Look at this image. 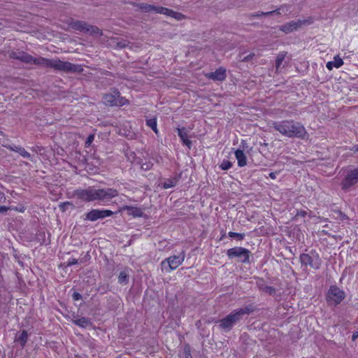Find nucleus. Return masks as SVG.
<instances>
[{
	"instance_id": "1",
	"label": "nucleus",
	"mask_w": 358,
	"mask_h": 358,
	"mask_svg": "<svg viewBox=\"0 0 358 358\" xmlns=\"http://www.w3.org/2000/svg\"><path fill=\"white\" fill-rule=\"evenodd\" d=\"M117 194V191L113 188L96 189L89 187L86 189H78L73 192L74 196L85 202L95 200L108 201Z\"/></svg>"
},
{
	"instance_id": "2",
	"label": "nucleus",
	"mask_w": 358,
	"mask_h": 358,
	"mask_svg": "<svg viewBox=\"0 0 358 358\" xmlns=\"http://www.w3.org/2000/svg\"><path fill=\"white\" fill-rule=\"evenodd\" d=\"M273 127L288 138H305L308 135L305 127L294 120H282L273 123Z\"/></svg>"
},
{
	"instance_id": "3",
	"label": "nucleus",
	"mask_w": 358,
	"mask_h": 358,
	"mask_svg": "<svg viewBox=\"0 0 358 358\" xmlns=\"http://www.w3.org/2000/svg\"><path fill=\"white\" fill-rule=\"evenodd\" d=\"M252 311L253 308L251 306L234 310L226 317L219 320V326L220 329L225 331H229L236 324L243 319L244 316L249 315Z\"/></svg>"
},
{
	"instance_id": "4",
	"label": "nucleus",
	"mask_w": 358,
	"mask_h": 358,
	"mask_svg": "<svg viewBox=\"0 0 358 358\" xmlns=\"http://www.w3.org/2000/svg\"><path fill=\"white\" fill-rule=\"evenodd\" d=\"M133 5L138 8V10H140L143 13H155L163 14L167 16H171L178 20L184 18L185 17L180 13L174 11L171 9L163 6H156L154 5L144 3H134Z\"/></svg>"
},
{
	"instance_id": "5",
	"label": "nucleus",
	"mask_w": 358,
	"mask_h": 358,
	"mask_svg": "<svg viewBox=\"0 0 358 358\" xmlns=\"http://www.w3.org/2000/svg\"><path fill=\"white\" fill-rule=\"evenodd\" d=\"M52 69L66 73H82L83 68L81 65L74 64L69 62H64L60 59H53Z\"/></svg>"
},
{
	"instance_id": "6",
	"label": "nucleus",
	"mask_w": 358,
	"mask_h": 358,
	"mask_svg": "<svg viewBox=\"0 0 358 358\" xmlns=\"http://www.w3.org/2000/svg\"><path fill=\"white\" fill-rule=\"evenodd\" d=\"M300 262L302 265L309 266L317 270L322 265V259L315 250H311L309 253H303L300 255Z\"/></svg>"
},
{
	"instance_id": "7",
	"label": "nucleus",
	"mask_w": 358,
	"mask_h": 358,
	"mask_svg": "<svg viewBox=\"0 0 358 358\" xmlns=\"http://www.w3.org/2000/svg\"><path fill=\"white\" fill-rule=\"evenodd\" d=\"M250 253L248 249L242 247H234L227 251L229 259L237 257L241 263H248L250 262Z\"/></svg>"
},
{
	"instance_id": "8",
	"label": "nucleus",
	"mask_w": 358,
	"mask_h": 358,
	"mask_svg": "<svg viewBox=\"0 0 358 358\" xmlns=\"http://www.w3.org/2000/svg\"><path fill=\"white\" fill-rule=\"evenodd\" d=\"M185 255L183 252L178 255H173L165 259L161 263L162 269L166 272H170L178 268L184 261Z\"/></svg>"
},
{
	"instance_id": "9",
	"label": "nucleus",
	"mask_w": 358,
	"mask_h": 358,
	"mask_svg": "<svg viewBox=\"0 0 358 358\" xmlns=\"http://www.w3.org/2000/svg\"><path fill=\"white\" fill-rule=\"evenodd\" d=\"M345 297V294L342 289L336 285H332L328 291L327 300L329 304L336 306L340 304Z\"/></svg>"
},
{
	"instance_id": "10",
	"label": "nucleus",
	"mask_w": 358,
	"mask_h": 358,
	"mask_svg": "<svg viewBox=\"0 0 358 358\" xmlns=\"http://www.w3.org/2000/svg\"><path fill=\"white\" fill-rule=\"evenodd\" d=\"M358 183V167L347 171L341 185L343 190H349Z\"/></svg>"
},
{
	"instance_id": "11",
	"label": "nucleus",
	"mask_w": 358,
	"mask_h": 358,
	"mask_svg": "<svg viewBox=\"0 0 358 358\" xmlns=\"http://www.w3.org/2000/svg\"><path fill=\"white\" fill-rule=\"evenodd\" d=\"M103 103L108 106H123L127 100L120 96V93L117 90H113L111 92L105 94L103 96Z\"/></svg>"
},
{
	"instance_id": "12",
	"label": "nucleus",
	"mask_w": 358,
	"mask_h": 358,
	"mask_svg": "<svg viewBox=\"0 0 358 358\" xmlns=\"http://www.w3.org/2000/svg\"><path fill=\"white\" fill-rule=\"evenodd\" d=\"M113 215V212L110 210L94 209L86 215V219L90 221H96L99 219H103Z\"/></svg>"
},
{
	"instance_id": "13",
	"label": "nucleus",
	"mask_w": 358,
	"mask_h": 358,
	"mask_svg": "<svg viewBox=\"0 0 358 358\" xmlns=\"http://www.w3.org/2000/svg\"><path fill=\"white\" fill-rule=\"evenodd\" d=\"M66 23L69 28L86 34L88 24L87 22L81 20H75L71 18L67 20Z\"/></svg>"
},
{
	"instance_id": "14",
	"label": "nucleus",
	"mask_w": 358,
	"mask_h": 358,
	"mask_svg": "<svg viewBox=\"0 0 358 358\" xmlns=\"http://www.w3.org/2000/svg\"><path fill=\"white\" fill-rule=\"evenodd\" d=\"M226 69L223 67H220L214 72L208 73L206 77L214 81H223L226 78Z\"/></svg>"
},
{
	"instance_id": "15",
	"label": "nucleus",
	"mask_w": 358,
	"mask_h": 358,
	"mask_svg": "<svg viewBox=\"0 0 358 358\" xmlns=\"http://www.w3.org/2000/svg\"><path fill=\"white\" fill-rule=\"evenodd\" d=\"M3 146L11 151H14L15 152L19 153L24 158H27L29 159V160H31V155L24 148L21 146H17L14 144H6L3 145Z\"/></svg>"
},
{
	"instance_id": "16",
	"label": "nucleus",
	"mask_w": 358,
	"mask_h": 358,
	"mask_svg": "<svg viewBox=\"0 0 358 358\" xmlns=\"http://www.w3.org/2000/svg\"><path fill=\"white\" fill-rule=\"evenodd\" d=\"M303 21L297 20V21H291L289 23H287L280 27V30L285 33H290L294 30H296L299 27L301 26L303 24Z\"/></svg>"
},
{
	"instance_id": "17",
	"label": "nucleus",
	"mask_w": 358,
	"mask_h": 358,
	"mask_svg": "<svg viewBox=\"0 0 358 358\" xmlns=\"http://www.w3.org/2000/svg\"><path fill=\"white\" fill-rule=\"evenodd\" d=\"M52 62L53 59H49L43 57H34L32 60V64L41 66V67H48L51 68L52 67Z\"/></svg>"
},
{
	"instance_id": "18",
	"label": "nucleus",
	"mask_w": 358,
	"mask_h": 358,
	"mask_svg": "<svg viewBox=\"0 0 358 358\" xmlns=\"http://www.w3.org/2000/svg\"><path fill=\"white\" fill-rule=\"evenodd\" d=\"M178 134L179 137L180 138L181 141H182V143L187 146L189 148L192 146V141L188 139L187 133L186 131V129L185 127L182 128H178Z\"/></svg>"
},
{
	"instance_id": "19",
	"label": "nucleus",
	"mask_w": 358,
	"mask_h": 358,
	"mask_svg": "<svg viewBox=\"0 0 358 358\" xmlns=\"http://www.w3.org/2000/svg\"><path fill=\"white\" fill-rule=\"evenodd\" d=\"M235 156L239 166L243 167L247 164V158L243 150H237L235 152Z\"/></svg>"
},
{
	"instance_id": "20",
	"label": "nucleus",
	"mask_w": 358,
	"mask_h": 358,
	"mask_svg": "<svg viewBox=\"0 0 358 358\" xmlns=\"http://www.w3.org/2000/svg\"><path fill=\"white\" fill-rule=\"evenodd\" d=\"M123 209L127 210L129 215L134 217H142L143 214V210L137 207L125 206L123 207Z\"/></svg>"
},
{
	"instance_id": "21",
	"label": "nucleus",
	"mask_w": 358,
	"mask_h": 358,
	"mask_svg": "<svg viewBox=\"0 0 358 358\" xmlns=\"http://www.w3.org/2000/svg\"><path fill=\"white\" fill-rule=\"evenodd\" d=\"M287 54V52H281L278 55L275 65L276 71H278L281 67H285V63L283 64V62H285Z\"/></svg>"
},
{
	"instance_id": "22",
	"label": "nucleus",
	"mask_w": 358,
	"mask_h": 358,
	"mask_svg": "<svg viewBox=\"0 0 358 358\" xmlns=\"http://www.w3.org/2000/svg\"><path fill=\"white\" fill-rule=\"evenodd\" d=\"M28 340V333L26 330H22L19 336L15 338V341L18 342L22 348H24Z\"/></svg>"
},
{
	"instance_id": "23",
	"label": "nucleus",
	"mask_w": 358,
	"mask_h": 358,
	"mask_svg": "<svg viewBox=\"0 0 358 358\" xmlns=\"http://www.w3.org/2000/svg\"><path fill=\"white\" fill-rule=\"evenodd\" d=\"M73 322L75 324H76L80 327H83V328H85L88 326L92 325V322L90 321V320L89 318H86V317H81V318H79L77 320H73Z\"/></svg>"
},
{
	"instance_id": "24",
	"label": "nucleus",
	"mask_w": 358,
	"mask_h": 358,
	"mask_svg": "<svg viewBox=\"0 0 358 358\" xmlns=\"http://www.w3.org/2000/svg\"><path fill=\"white\" fill-rule=\"evenodd\" d=\"M129 274L128 270L124 269L118 275V282L120 284L127 285L129 282Z\"/></svg>"
},
{
	"instance_id": "25",
	"label": "nucleus",
	"mask_w": 358,
	"mask_h": 358,
	"mask_svg": "<svg viewBox=\"0 0 358 358\" xmlns=\"http://www.w3.org/2000/svg\"><path fill=\"white\" fill-rule=\"evenodd\" d=\"M86 34H90L91 35H99L101 36L103 34V31L96 26H93L91 24H87Z\"/></svg>"
},
{
	"instance_id": "26",
	"label": "nucleus",
	"mask_w": 358,
	"mask_h": 358,
	"mask_svg": "<svg viewBox=\"0 0 358 358\" xmlns=\"http://www.w3.org/2000/svg\"><path fill=\"white\" fill-rule=\"evenodd\" d=\"M258 286L260 289L269 294L270 295L274 294L275 293V289L273 287L265 285L263 281L259 282L258 283Z\"/></svg>"
},
{
	"instance_id": "27",
	"label": "nucleus",
	"mask_w": 358,
	"mask_h": 358,
	"mask_svg": "<svg viewBox=\"0 0 358 358\" xmlns=\"http://www.w3.org/2000/svg\"><path fill=\"white\" fill-rule=\"evenodd\" d=\"M18 60L22 62L31 64H32L33 57L27 52L22 51Z\"/></svg>"
},
{
	"instance_id": "28",
	"label": "nucleus",
	"mask_w": 358,
	"mask_h": 358,
	"mask_svg": "<svg viewBox=\"0 0 358 358\" xmlns=\"http://www.w3.org/2000/svg\"><path fill=\"white\" fill-rule=\"evenodd\" d=\"M290 9V5L288 4H284L280 6L278 9L274 10L275 12L274 14L280 15L282 13L287 14V13Z\"/></svg>"
},
{
	"instance_id": "29",
	"label": "nucleus",
	"mask_w": 358,
	"mask_h": 358,
	"mask_svg": "<svg viewBox=\"0 0 358 358\" xmlns=\"http://www.w3.org/2000/svg\"><path fill=\"white\" fill-rule=\"evenodd\" d=\"M146 124L150 127L155 134L158 133L157 128V120L155 118H151L146 120Z\"/></svg>"
},
{
	"instance_id": "30",
	"label": "nucleus",
	"mask_w": 358,
	"mask_h": 358,
	"mask_svg": "<svg viewBox=\"0 0 358 358\" xmlns=\"http://www.w3.org/2000/svg\"><path fill=\"white\" fill-rule=\"evenodd\" d=\"M275 11H269V12H257L250 15V18L252 17H259L261 16H270L274 14Z\"/></svg>"
},
{
	"instance_id": "31",
	"label": "nucleus",
	"mask_w": 358,
	"mask_h": 358,
	"mask_svg": "<svg viewBox=\"0 0 358 358\" xmlns=\"http://www.w3.org/2000/svg\"><path fill=\"white\" fill-rule=\"evenodd\" d=\"M177 183L176 179H170L162 183V186L164 189H169L175 187Z\"/></svg>"
},
{
	"instance_id": "32",
	"label": "nucleus",
	"mask_w": 358,
	"mask_h": 358,
	"mask_svg": "<svg viewBox=\"0 0 358 358\" xmlns=\"http://www.w3.org/2000/svg\"><path fill=\"white\" fill-rule=\"evenodd\" d=\"M232 166V163L229 160H223L220 166L222 170H228Z\"/></svg>"
},
{
	"instance_id": "33",
	"label": "nucleus",
	"mask_w": 358,
	"mask_h": 358,
	"mask_svg": "<svg viewBox=\"0 0 358 358\" xmlns=\"http://www.w3.org/2000/svg\"><path fill=\"white\" fill-rule=\"evenodd\" d=\"M333 62L334 66L336 68H339L343 64V59L338 55L334 57Z\"/></svg>"
},
{
	"instance_id": "34",
	"label": "nucleus",
	"mask_w": 358,
	"mask_h": 358,
	"mask_svg": "<svg viewBox=\"0 0 358 358\" xmlns=\"http://www.w3.org/2000/svg\"><path fill=\"white\" fill-rule=\"evenodd\" d=\"M229 236L231 238H236L238 240L241 241L245 237V234H240V233H236L230 231L229 232Z\"/></svg>"
},
{
	"instance_id": "35",
	"label": "nucleus",
	"mask_w": 358,
	"mask_h": 358,
	"mask_svg": "<svg viewBox=\"0 0 358 358\" xmlns=\"http://www.w3.org/2000/svg\"><path fill=\"white\" fill-rule=\"evenodd\" d=\"M22 51L12 50L9 52V57L14 59H19Z\"/></svg>"
},
{
	"instance_id": "36",
	"label": "nucleus",
	"mask_w": 358,
	"mask_h": 358,
	"mask_svg": "<svg viewBox=\"0 0 358 358\" xmlns=\"http://www.w3.org/2000/svg\"><path fill=\"white\" fill-rule=\"evenodd\" d=\"M129 43V41H127L126 40L121 39V40L116 41L115 46L119 48H126L127 46H128Z\"/></svg>"
},
{
	"instance_id": "37",
	"label": "nucleus",
	"mask_w": 358,
	"mask_h": 358,
	"mask_svg": "<svg viewBox=\"0 0 358 358\" xmlns=\"http://www.w3.org/2000/svg\"><path fill=\"white\" fill-rule=\"evenodd\" d=\"M255 56V53H250L247 56L242 57V55H240V60L243 62H247L249 61H251Z\"/></svg>"
},
{
	"instance_id": "38",
	"label": "nucleus",
	"mask_w": 358,
	"mask_h": 358,
	"mask_svg": "<svg viewBox=\"0 0 358 358\" xmlns=\"http://www.w3.org/2000/svg\"><path fill=\"white\" fill-rule=\"evenodd\" d=\"M73 206L72 203H71L70 202H63V203H61L59 205V209L62 211V212H64L67 210L68 208V206Z\"/></svg>"
},
{
	"instance_id": "39",
	"label": "nucleus",
	"mask_w": 358,
	"mask_h": 358,
	"mask_svg": "<svg viewBox=\"0 0 358 358\" xmlns=\"http://www.w3.org/2000/svg\"><path fill=\"white\" fill-rule=\"evenodd\" d=\"M337 215V219H339L340 220L344 221L348 220V217L342 211L338 210L336 212Z\"/></svg>"
},
{
	"instance_id": "40",
	"label": "nucleus",
	"mask_w": 358,
	"mask_h": 358,
	"mask_svg": "<svg viewBox=\"0 0 358 358\" xmlns=\"http://www.w3.org/2000/svg\"><path fill=\"white\" fill-rule=\"evenodd\" d=\"M94 139V134H90L87 136L86 141H85V147H89L90 146V145L92 144V143L93 142Z\"/></svg>"
},
{
	"instance_id": "41",
	"label": "nucleus",
	"mask_w": 358,
	"mask_h": 358,
	"mask_svg": "<svg viewBox=\"0 0 358 358\" xmlns=\"http://www.w3.org/2000/svg\"><path fill=\"white\" fill-rule=\"evenodd\" d=\"M183 356L185 358H192L190 349L188 346L184 348Z\"/></svg>"
},
{
	"instance_id": "42",
	"label": "nucleus",
	"mask_w": 358,
	"mask_h": 358,
	"mask_svg": "<svg viewBox=\"0 0 358 358\" xmlns=\"http://www.w3.org/2000/svg\"><path fill=\"white\" fill-rule=\"evenodd\" d=\"M152 166V164L150 162H145V163H143L141 164V169L143 170H145V171H147V170H150Z\"/></svg>"
},
{
	"instance_id": "43",
	"label": "nucleus",
	"mask_w": 358,
	"mask_h": 358,
	"mask_svg": "<svg viewBox=\"0 0 358 358\" xmlns=\"http://www.w3.org/2000/svg\"><path fill=\"white\" fill-rule=\"evenodd\" d=\"M72 298L74 301H78L82 299V295L78 292H73L72 294Z\"/></svg>"
},
{
	"instance_id": "44",
	"label": "nucleus",
	"mask_w": 358,
	"mask_h": 358,
	"mask_svg": "<svg viewBox=\"0 0 358 358\" xmlns=\"http://www.w3.org/2000/svg\"><path fill=\"white\" fill-rule=\"evenodd\" d=\"M76 264H78V259L73 258L68 261L66 266H70Z\"/></svg>"
},
{
	"instance_id": "45",
	"label": "nucleus",
	"mask_w": 358,
	"mask_h": 358,
	"mask_svg": "<svg viewBox=\"0 0 358 358\" xmlns=\"http://www.w3.org/2000/svg\"><path fill=\"white\" fill-rule=\"evenodd\" d=\"M10 208L5 206H0V213H6L8 210H9Z\"/></svg>"
},
{
	"instance_id": "46",
	"label": "nucleus",
	"mask_w": 358,
	"mask_h": 358,
	"mask_svg": "<svg viewBox=\"0 0 358 358\" xmlns=\"http://www.w3.org/2000/svg\"><path fill=\"white\" fill-rule=\"evenodd\" d=\"M327 68L329 69V70H332L333 67L334 66V62L333 61L332 62H328L327 65H326Z\"/></svg>"
},
{
	"instance_id": "47",
	"label": "nucleus",
	"mask_w": 358,
	"mask_h": 358,
	"mask_svg": "<svg viewBox=\"0 0 358 358\" xmlns=\"http://www.w3.org/2000/svg\"><path fill=\"white\" fill-rule=\"evenodd\" d=\"M306 212L304 210L298 211L296 213V216L305 217L306 215Z\"/></svg>"
},
{
	"instance_id": "48",
	"label": "nucleus",
	"mask_w": 358,
	"mask_h": 358,
	"mask_svg": "<svg viewBox=\"0 0 358 358\" xmlns=\"http://www.w3.org/2000/svg\"><path fill=\"white\" fill-rule=\"evenodd\" d=\"M357 338H358V331H355L353 333L352 336V340L355 341Z\"/></svg>"
},
{
	"instance_id": "49",
	"label": "nucleus",
	"mask_w": 358,
	"mask_h": 358,
	"mask_svg": "<svg viewBox=\"0 0 358 358\" xmlns=\"http://www.w3.org/2000/svg\"><path fill=\"white\" fill-rule=\"evenodd\" d=\"M269 176L272 179H275V178H276V173L271 172V173H269Z\"/></svg>"
},
{
	"instance_id": "50",
	"label": "nucleus",
	"mask_w": 358,
	"mask_h": 358,
	"mask_svg": "<svg viewBox=\"0 0 358 358\" xmlns=\"http://www.w3.org/2000/svg\"><path fill=\"white\" fill-rule=\"evenodd\" d=\"M352 150L354 152H358V145H354L353 148H352Z\"/></svg>"
},
{
	"instance_id": "51",
	"label": "nucleus",
	"mask_w": 358,
	"mask_h": 358,
	"mask_svg": "<svg viewBox=\"0 0 358 358\" xmlns=\"http://www.w3.org/2000/svg\"><path fill=\"white\" fill-rule=\"evenodd\" d=\"M15 210L17 211H19V212H23L24 211V207H20V208H16Z\"/></svg>"
},
{
	"instance_id": "52",
	"label": "nucleus",
	"mask_w": 358,
	"mask_h": 358,
	"mask_svg": "<svg viewBox=\"0 0 358 358\" xmlns=\"http://www.w3.org/2000/svg\"><path fill=\"white\" fill-rule=\"evenodd\" d=\"M245 141H242V144L243 145V144H245Z\"/></svg>"
}]
</instances>
